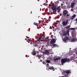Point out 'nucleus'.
I'll list each match as a JSON object with an SVG mask.
<instances>
[{"mask_svg": "<svg viewBox=\"0 0 77 77\" xmlns=\"http://www.w3.org/2000/svg\"><path fill=\"white\" fill-rule=\"evenodd\" d=\"M69 60V59L68 58H64L61 59V65H63L64 63H66V62H68Z\"/></svg>", "mask_w": 77, "mask_h": 77, "instance_id": "f257e3e1", "label": "nucleus"}, {"mask_svg": "<svg viewBox=\"0 0 77 77\" xmlns=\"http://www.w3.org/2000/svg\"><path fill=\"white\" fill-rule=\"evenodd\" d=\"M52 6V9L53 11V12H54V11L55 12V13H54V14H55V13H56V11H57V10H56V6L54 5V4H53Z\"/></svg>", "mask_w": 77, "mask_h": 77, "instance_id": "f03ea898", "label": "nucleus"}, {"mask_svg": "<svg viewBox=\"0 0 77 77\" xmlns=\"http://www.w3.org/2000/svg\"><path fill=\"white\" fill-rule=\"evenodd\" d=\"M75 30V28H69L68 29H67L66 31V33H67V35H68V36L69 35V30Z\"/></svg>", "mask_w": 77, "mask_h": 77, "instance_id": "7ed1b4c3", "label": "nucleus"}, {"mask_svg": "<svg viewBox=\"0 0 77 77\" xmlns=\"http://www.w3.org/2000/svg\"><path fill=\"white\" fill-rule=\"evenodd\" d=\"M68 11H67L66 10H64L63 11V16L64 17H65L66 15H67V14H68Z\"/></svg>", "mask_w": 77, "mask_h": 77, "instance_id": "20e7f679", "label": "nucleus"}, {"mask_svg": "<svg viewBox=\"0 0 77 77\" xmlns=\"http://www.w3.org/2000/svg\"><path fill=\"white\" fill-rule=\"evenodd\" d=\"M57 56H54L53 57L54 58V60L56 61V60H59L61 59V58H62V57H58Z\"/></svg>", "mask_w": 77, "mask_h": 77, "instance_id": "39448f33", "label": "nucleus"}, {"mask_svg": "<svg viewBox=\"0 0 77 77\" xmlns=\"http://www.w3.org/2000/svg\"><path fill=\"white\" fill-rule=\"evenodd\" d=\"M62 39L63 41V42H65L66 43V41H67V40H69V38L68 36H67L65 37L64 38H63L62 37Z\"/></svg>", "mask_w": 77, "mask_h": 77, "instance_id": "423d86ee", "label": "nucleus"}, {"mask_svg": "<svg viewBox=\"0 0 77 77\" xmlns=\"http://www.w3.org/2000/svg\"><path fill=\"white\" fill-rule=\"evenodd\" d=\"M68 23V20H66V21H63V25L64 26H66L67 25Z\"/></svg>", "mask_w": 77, "mask_h": 77, "instance_id": "0eeeda50", "label": "nucleus"}, {"mask_svg": "<svg viewBox=\"0 0 77 77\" xmlns=\"http://www.w3.org/2000/svg\"><path fill=\"white\" fill-rule=\"evenodd\" d=\"M72 35L73 37H75L76 36V32L75 31H73L72 32Z\"/></svg>", "mask_w": 77, "mask_h": 77, "instance_id": "6e6552de", "label": "nucleus"}, {"mask_svg": "<svg viewBox=\"0 0 77 77\" xmlns=\"http://www.w3.org/2000/svg\"><path fill=\"white\" fill-rule=\"evenodd\" d=\"M44 54H46L47 55H49L50 52L48 50H47L45 51L44 52Z\"/></svg>", "mask_w": 77, "mask_h": 77, "instance_id": "1a4fd4ad", "label": "nucleus"}, {"mask_svg": "<svg viewBox=\"0 0 77 77\" xmlns=\"http://www.w3.org/2000/svg\"><path fill=\"white\" fill-rule=\"evenodd\" d=\"M55 42H56L55 39H54V38H53L51 40V41L50 42V44H54V43H55Z\"/></svg>", "mask_w": 77, "mask_h": 77, "instance_id": "9d476101", "label": "nucleus"}, {"mask_svg": "<svg viewBox=\"0 0 77 77\" xmlns=\"http://www.w3.org/2000/svg\"><path fill=\"white\" fill-rule=\"evenodd\" d=\"M75 2H72V3L71 4V7L72 9L74 8V6H75Z\"/></svg>", "mask_w": 77, "mask_h": 77, "instance_id": "9b49d317", "label": "nucleus"}, {"mask_svg": "<svg viewBox=\"0 0 77 77\" xmlns=\"http://www.w3.org/2000/svg\"><path fill=\"white\" fill-rule=\"evenodd\" d=\"M35 49L33 50L34 52H33L32 54L33 55H35L36 54V53H38V52L37 51H35Z\"/></svg>", "mask_w": 77, "mask_h": 77, "instance_id": "f8f14e48", "label": "nucleus"}, {"mask_svg": "<svg viewBox=\"0 0 77 77\" xmlns=\"http://www.w3.org/2000/svg\"><path fill=\"white\" fill-rule=\"evenodd\" d=\"M49 69H52L53 71H54L55 69H54V68L53 67V66L49 68Z\"/></svg>", "mask_w": 77, "mask_h": 77, "instance_id": "ddd939ff", "label": "nucleus"}, {"mask_svg": "<svg viewBox=\"0 0 77 77\" xmlns=\"http://www.w3.org/2000/svg\"><path fill=\"white\" fill-rule=\"evenodd\" d=\"M75 17H76V15H75V14H74L73 16L72 17L71 19L72 20H73L74 18H75Z\"/></svg>", "mask_w": 77, "mask_h": 77, "instance_id": "4468645a", "label": "nucleus"}, {"mask_svg": "<svg viewBox=\"0 0 77 77\" xmlns=\"http://www.w3.org/2000/svg\"><path fill=\"white\" fill-rule=\"evenodd\" d=\"M46 63H51V61L49 60H46Z\"/></svg>", "mask_w": 77, "mask_h": 77, "instance_id": "2eb2a0df", "label": "nucleus"}, {"mask_svg": "<svg viewBox=\"0 0 77 77\" xmlns=\"http://www.w3.org/2000/svg\"><path fill=\"white\" fill-rule=\"evenodd\" d=\"M33 24L34 25H35V26H39V24H38V23H35V22H34L33 23Z\"/></svg>", "mask_w": 77, "mask_h": 77, "instance_id": "dca6fc26", "label": "nucleus"}, {"mask_svg": "<svg viewBox=\"0 0 77 77\" xmlns=\"http://www.w3.org/2000/svg\"><path fill=\"white\" fill-rule=\"evenodd\" d=\"M68 35L66 32H64L63 33V36H66V35Z\"/></svg>", "mask_w": 77, "mask_h": 77, "instance_id": "f3484780", "label": "nucleus"}, {"mask_svg": "<svg viewBox=\"0 0 77 77\" xmlns=\"http://www.w3.org/2000/svg\"><path fill=\"white\" fill-rule=\"evenodd\" d=\"M52 45L54 47H56V46H57V45L56 44H53Z\"/></svg>", "mask_w": 77, "mask_h": 77, "instance_id": "a211bd4d", "label": "nucleus"}, {"mask_svg": "<svg viewBox=\"0 0 77 77\" xmlns=\"http://www.w3.org/2000/svg\"><path fill=\"white\" fill-rule=\"evenodd\" d=\"M70 27H71V25H69L68 26H67L66 27V29H69V28H70Z\"/></svg>", "mask_w": 77, "mask_h": 77, "instance_id": "6ab92c4d", "label": "nucleus"}, {"mask_svg": "<svg viewBox=\"0 0 77 77\" xmlns=\"http://www.w3.org/2000/svg\"><path fill=\"white\" fill-rule=\"evenodd\" d=\"M27 42H28V43H30L31 44V42H31V41H30V40L28 39L27 40Z\"/></svg>", "mask_w": 77, "mask_h": 77, "instance_id": "aec40b11", "label": "nucleus"}, {"mask_svg": "<svg viewBox=\"0 0 77 77\" xmlns=\"http://www.w3.org/2000/svg\"><path fill=\"white\" fill-rule=\"evenodd\" d=\"M66 73H67V74H69V73H71V71L68 70L66 72Z\"/></svg>", "mask_w": 77, "mask_h": 77, "instance_id": "412c9836", "label": "nucleus"}, {"mask_svg": "<svg viewBox=\"0 0 77 77\" xmlns=\"http://www.w3.org/2000/svg\"><path fill=\"white\" fill-rule=\"evenodd\" d=\"M37 57H38V59H40L41 57V55H38Z\"/></svg>", "mask_w": 77, "mask_h": 77, "instance_id": "4be33fe9", "label": "nucleus"}, {"mask_svg": "<svg viewBox=\"0 0 77 77\" xmlns=\"http://www.w3.org/2000/svg\"><path fill=\"white\" fill-rule=\"evenodd\" d=\"M75 41V39H72L71 40L72 42H74Z\"/></svg>", "mask_w": 77, "mask_h": 77, "instance_id": "5701e85b", "label": "nucleus"}, {"mask_svg": "<svg viewBox=\"0 0 77 77\" xmlns=\"http://www.w3.org/2000/svg\"><path fill=\"white\" fill-rule=\"evenodd\" d=\"M43 5H45V6H48V4H47L46 3H44Z\"/></svg>", "mask_w": 77, "mask_h": 77, "instance_id": "b1692460", "label": "nucleus"}, {"mask_svg": "<svg viewBox=\"0 0 77 77\" xmlns=\"http://www.w3.org/2000/svg\"><path fill=\"white\" fill-rule=\"evenodd\" d=\"M60 8V6H58L57 8V10H58Z\"/></svg>", "mask_w": 77, "mask_h": 77, "instance_id": "393cba45", "label": "nucleus"}, {"mask_svg": "<svg viewBox=\"0 0 77 77\" xmlns=\"http://www.w3.org/2000/svg\"><path fill=\"white\" fill-rule=\"evenodd\" d=\"M42 36H40L39 38H40V39H41V38H42Z\"/></svg>", "mask_w": 77, "mask_h": 77, "instance_id": "a878e982", "label": "nucleus"}, {"mask_svg": "<svg viewBox=\"0 0 77 77\" xmlns=\"http://www.w3.org/2000/svg\"><path fill=\"white\" fill-rule=\"evenodd\" d=\"M38 40V42H39V41H40V40H41V39H40V38H39Z\"/></svg>", "mask_w": 77, "mask_h": 77, "instance_id": "bb28decb", "label": "nucleus"}, {"mask_svg": "<svg viewBox=\"0 0 77 77\" xmlns=\"http://www.w3.org/2000/svg\"><path fill=\"white\" fill-rule=\"evenodd\" d=\"M50 41V39H48L47 40V41L48 42V41Z\"/></svg>", "mask_w": 77, "mask_h": 77, "instance_id": "cd10ccee", "label": "nucleus"}, {"mask_svg": "<svg viewBox=\"0 0 77 77\" xmlns=\"http://www.w3.org/2000/svg\"><path fill=\"white\" fill-rule=\"evenodd\" d=\"M25 40H26V41H27V40H28V39H27V38H25Z\"/></svg>", "mask_w": 77, "mask_h": 77, "instance_id": "c85d7f7f", "label": "nucleus"}, {"mask_svg": "<svg viewBox=\"0 0 77 77\" xmlns=\"http://www.w3.org/2000/svg\"><path fill=\"white\" fill-rule=\"evenodd\" d=\"M47 66H49V64L48 63L47 64Z\"/></svg>", "mask_w": 77, "mask_h": 77, "instance_id": "c756f323", "label": "nucleus"}, {"mask_svg": "<svg viewBox=\"0 0 77 77\" xmlns=\"http://www.w3.org/2000/svg\"><path fill=\"white\" fill-rule=\"evenodd\" d=\"M66 17H69V14H67Z\"/></svg>", "mask_w": 77, "mask_h": 77, "instance_id": "7c9ffc66", "label": "nucleus"}, {"mask_svg": "<svg viewBox=\"0 0 77 77\" xmlns=\"http://www.w3.org/2000/svg\"><path fill=\"white\" fill-rule=\"evenodd\" d=\"M49 19H50L51 18V16H49Z\"/></svg>", "mask_w": 77, "mask_h": 77, "instance_id": "2f4dec72", "label": "nucleus"}, {"mask_svg": "<svg viewBox=\"0 0 77 77\" xmlns=\"http://www.w3.org/2000/svg\"><path fill=\"white\" fill-rule=\"evenodd\" d=\"M26 38H28V39H29V37L26 36Z\"/></svg>", "mask_w": 77, "mask_h": 77, "instance_id": "473e14b6", "label": "nucleus"}, {"mask_svg": "<svg viewBox=\"0 0 77 77\" xmlns=\"http://www.w3.org/2000/svg\"><path fill=\"white\" fill-rule=\"evenodd\" d=\"M48 21H50V19H49Z\"/></svg>", "mask_w": 77, "mask_h": 77, "instance_id": "72a5a7b5", "label": "nucleus"}, {"mask_svg": "<svg viewBox=\"0 0 77 77\" xmlns=\"http://www.w3.org/2000/svg\"><path fill=\"white\" fill-rule=\"evenodd\" d=\"M44 24L45 26H47V24H46L45 23Z\"/></svg>", "mask_w": 77, "mask_h": 77, "instance_id": "f704fd0d", "label": "nucleus"}, {"mask_svg": "<svg viewBox=\"0 0 77 77\" xmlns=\"http://www.w3.org/2000/svg\"><path fill=\"white\" fill-rule=\"evenodd\" d=\"M40 61L42 62V61H41V60H40Z\"/></svg>", "mask_w": 77, "mask_h": 77, "instance_id": "c9c22d12", "label": "nucleus"}, {"mask_svg": "<svg viewBox=\"0 0 77 77\" xmlns=\"http://www.w3.org/2000/svg\"><path fill=\"white\" fill-rule=\"evenodd\" d=\"M31 63H32V62H30Z\"/></svg>", "mask_w": 77, "mask_h": 77, "instance_id": "e433bc0d", "label": "nucleus"}, {"mask_svg": "<svg viewBox=\"0 0 77 77\" xmlns=\"http://www.w3.org/2000/svg\"><path fill=\"white\" fill-rule=\"evenodd\" d=\"M55 38H56V36H55Z\"/></svg>", "mask_w": 77, "mask_h": 77, "instance_id": "4c0bfd02", "label": "nucleus"}]
</instances>
